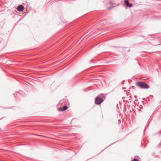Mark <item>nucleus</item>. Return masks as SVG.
I'll list each match as a JSON object with an SVG mask.
<instances>
[{
  "mask_svg": "<svg viewBox=\"0 0 161 161\" xmlns=\"http://www.w3.org/2000/svg\"><path fill=\"white\" fill-rule=\"evenodd\" d=\"M136 85L141 88H148L149 87L148 84L143 82H137L136 83Z\"/></svg>",
  "mask_w": 161,
  "mask_h": 161,
  "instance_id": "nucleus-1",
  "label": "nucleus"
},
{
  "mask_svg": "<svg viewBox=\"0 0 161 161\" xmlns=\"http://www.w3.org/2000/svg\"><path fill=\"white\" fill-rule=\"evenodd\" d=\"M103 101V100L102 98L99 97H97L95 100V102L96 104L99 105L101 104Z\"/></svg>",
  "mask_w": 161,
  "mask_h": 161,
  "instance_id": "nucleus-2",
  "label": "nucleus"
},
{
  "mask_svg": "<svg viewBox=\"0 0 161 161\" xmlns=\"http://www.w3.org/2000/svg\"><path fill=\"white\" fill-rule=\"evenodd\" d=\"M24 7L22 5H19L17 7V10L19 11H22L24 10Z\"/></svg>",
  "mask_w": 161,
  "mask_h": 161,
  "instance_id": "nucleus-3",
  "label": "nucleus"
},
{
  "mask_svg": "<svg viewBox=\"0 0 161 161\" xmlns=\"http://www.w3.org/2000/svg\"><path fill=\"white\" fill-rule=\"evenodd\" d=\"M125 5L128 7H131L132 6V4H131L129 3L128 1L127 0H125Z\"/></svg>",
  "mask_w": 161,
  "mask_h": 161,
  "instance_id": "nucleus-4",
  "label": "nucleus"
},
{
  "mask_svg": "<svg viewBox=\"0 0 161 161\" xmlns=\"http://www.w3.org/2000/svg\"><path fill=\"white\" fill-rule=\"evenodd\" d=\"M68 108V107L66 106H64L63 108H58V110L59 111H63L66 110Z\"/></svg>",
  "mask_w": 161,
  "mask_h": 161,
  "instance_id": "nucleus-5",
  "label": "nucleus"
},
{
  "mask_svg": "<svg viewBox=\"0 0 161 161\" xmlns=\"http://www.w3.org/2000/svg\"><path fill=\"white\" fill-rule=\"evenodd\" d=\"M131 161H138V160L137 159L134 158L133 160H132Z\"/></svg>",
  "mask_w": 161,
  "mask_h": 161,
  "instance_id": "nucleus-6",
  "label": "nucleus"
}]
</instances>
